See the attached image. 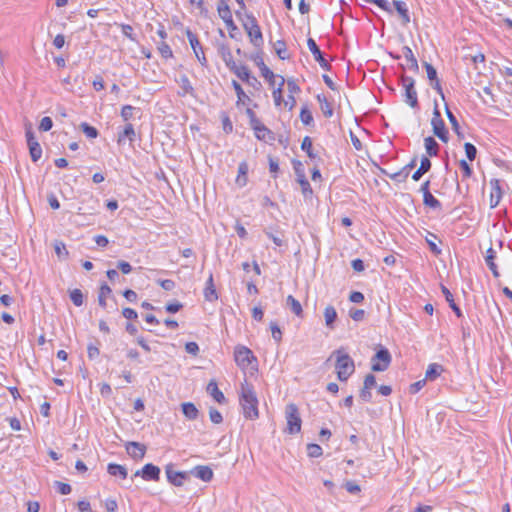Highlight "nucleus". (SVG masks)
I'll list each match as a JSON object with an SVG mask.
<instances>
[{
	"label": "nucleus",
	"mask_w": 512,
	"mask_h": 512,
	"mask_svg": "<svg viewBox=\"0 0 512 512\" xmlns=\"http://www.w3.org/2000/svg\"><path fill=\"white\" fill-rule=\"evenodd\" d=\"M239 402L245 418L255 420L259 417L258 398L253 385L246 380L240 385Z\"/></svg>",
	"instance_id": "f257e3e1"
},
{
	"label": "nucleus",
	"mask_w": 512,
	"mask_h": 512,
	"mask_svg": "<svg viewBox=\"0 0 512 512\" xmlns=\"http://www.w3.org/2000/svg\"><path fill=\"white\" fill-rule=\"evenodd\" d=\"M336 357L335 369L337 378L340 381H347L354 373L355 365L353 359L344 351L343 348L333 351L331 357Z\"/></svg>",
	"instance_id": "f03ea898"
},
{
	"label": "nucleus",
	"mask_w": 512,
	"mask_h": 512,
	"mask_svg": "<svg viewBox=\"0 0 512 512\" xmlns=\"http://www.w3.org/2000/svg\"><path fill=\"white\" fill-rule=\"evenodd\" d=\"M243 27L247 32L251 43L255 47H260L263 44V35L256 18L251 14L247 15L246 20L243 22Z\"/></svg>",
	"instance_id": "7ed1b4c3"
},
{
	"label": "nucleus",
	"mask_w": 512,
	"mask_h": 512,
	"mask_svg": "<svg viewBox=\"0 0 512 512\" xmlns=\"http://www.w3.org/2000/svg\"><path fill=\"white\" fill-rule=\"evenodd\" d=\"M392 357L389 350L383 346L377 350L375 355L371 358V369L374 372H383L390 366Z\"/></svg>",
	"instance_id": "20e7f679"
},
{
	"label": "nucleus",
	"mask_w": 512,
	"mask_h": 512,
	"mask_svg": "<svg viewBox=\"0 0 512 512\" xmlns=\"http://www.w3.org/2000/svg\"><path fill=\"white\" fill-rule=\"evenodd\" d=\"M402 86L405 90V102L411 106L412 108H418V96L417 91L415 89V81L412 77L402 76L401 77Z\"/></svg>",
	"instance_id": "39448f33"
},
{
	"label": "nucleus",
	"mask_w": 512,
	"mask_h": 512,
	"mask_svg": "<svg viewBox=\"0 0 512 512\" xmlns=\"http://www.w3.org/2000/svg\"><path fill=\"white\" fill-rule=\"evenodd\" d=\"M287 430L290 434L299 433L301 430V418L299 410L295 404H289L286 407Z\"/></svg>",
	"instance_id": "423d86ee"
},
{
	"label": "nucleus",
	"mask_w": 512,
	"mask_h": 512,
	"mask_svg": "<svg viewBox=\"0 0 512 512\" xmlns=\"http://www.w3.org/2000/svg\"><path fill=\"white\" fill-rule=\"evenodd\" d=\"M431 125L433 129V133L443 142H448V130L446 129L445 122L441 118V114L438 108V105L435 104L433 117L431 119Z\"/></svg>",
	"instance_id": "0eeeda50"
},
{
	"label": "nucleus",
	"mask_w": 512,
	"mask_h": 512,
	"mask_svg": "<svg viewBox=\"0 0 512 512\" xmlns=\"http://www.w3.org/2000/svg\"><path fill=\"white\" fill-rule=\"evenodd\" d=\"M234 358L237 365L243 369L249 367L252 362H257L252 351L245 346L236 347Z\"/></svg>",
	"instance_id": "6e6552de"
},
{
	"label": "nucleus",
	"mask_w": 512,
	"mask_h": 512,
	"mask_svg": "<svg viewBox=\"0 0 512 512\" xmlns=\"http://www.w3.org/2000/svg\"><path fill=\"white\" fill-rule=\"evenodd\" d=\"M186 36L188 38V41L190 43L191 48L193 49V52L200 62L202 66H207V59L205 57L203 48L200 44V41L196 34H194L190 29L186 30Z\"/></svg>",
	"instance_id": "1a4fd4ad"
},
{
	"label": "nucleus",
	"mask_w": 512,
	"mask_h": 512,
	"mask_svg": "<svg viewBox=\"0 0 512 512\" xmlns=\"http://www.w3.org/2000/svg\"><path fill=\"white\" fill-rule=\"evenodd\" d=\"M160 468L152 463L145 464L142 469L137 470L135 477H141L145 481H159Z\"/></svg>",
	"instance_id": "9d476101"
},
{
	"label": "nucleus",
	"mask_w": 512,
	"mask_h": 512,
	"mask_svg": "<svg viewBox=\"0 0 512 512\" xmlns=\"http://www.w3.org/2000/svg\"><path fill=\"white\" fill-rule=\"evenodd\" d=\"M294 170L297 176V181L301 186L302 193L305 197L312 195L313 190L309 181L305 176V171L302 163L300 161L294 162Z\"/></svg>",
	"instance_id": "9b49d317"
},
{
	"label": "nucleus",
	"mask_w": 512,
	"mask_h": 512,
	"mask_svg": "<svg viewBox=\"0 0 512 512\" xmlns=\"http://www.w3.org/2000/svg\"><path fill=\"white\" fill-rule=\"evenodd\" d=\"M26 139L31 159L33 162H37L42 156V148L31 129L26 131Z\"/></svg>",
	"instance_id": "f8f14e48"
},
{
	"label": "nucleus",
	"mask_w": 512,
	"mask_h": 512,
	"mask_svg": "<svg viewBox=\"0 0 512 512\" xmlns=\"http://www.w3.org/2000/svg\"><path fill=\"white\" fill-rule=\"evenodd\" d=\"M307 45H308L309 50L313 54L315 61L319 63L321 68H323L324 70L329 71L331 69V65L324 58L323 53L319 49V47L316 44L315 40L313 38H308Z\"/></svg>",
	"instance_id": "ddd939ff"
},
{
	"label": "nucleus",
	"mask_w": 512,
	"mask_h": 512,
	"mask_svg": "<svg viewBox=\"0 0 512 512\" xmlns=\"http://www.w3.org/2000/svg\"><path fill=\"white\" fill-rule=\"evenodd\" d=\"M166 476L168 481L175 486H182L184 481L188 479L187 472L175 471L172 465L166 466Z\"/></svg>",
	"instance_id": "4468645a"
},
{
	"label": "nucleus",
	"mask_w": 512,
	"mask_h": 512,
	"mask_svg": "<svg viewBox=\"0 0 512 512\" xmlns=\"http://www.w3.org/2000/svg\"><path fill=\"white\" fill-rule=\"evenodd\" d=\"M126 451L134 460H142L146 453V446L139 442H128L125 445Z\"/></svg>",
	"instance_id": "2eb2a0df"
},
{
	"label": "nucleus",
	"mask_w": 512,
	"mask_h": 512,
	"mask_svg": "<svg viewBox=\"0 0 512 512\" xmlns=\"http://www.w3.org/2000/svg\"><path fill=\"white\" fill-rule=\"evenodd\" d=\"M501 182L499 179H491V195H490V206L491 208L496 207L502 198Z\"/></svg>",
	"instance_id": "dca6fc26"
},
{
	"label": "nucleus",
	"mask_w": 512,
	"mask_h": 512,
	"mask_svg": "<svg viewBox=\"0 0 512 512\" xmlns=\"http://www.w3.org/2000/svg\"><path fill=\"white\" fill-rule=\"evenodd\" d=\"M190 473L204 482H209L213 478V471L209 466L198 465L194 467Z\"/></svg>",
	"instance_id": "f3484780"
},
{
	"label": "nucleus",
	"mask_w": 512,
	"mask_h": 512,
	"mask_svg": "<svg viewBox=\"0 0 512 512\" xmlns=\"http://www.w3.org/2000/svg\"><path fill=\"white\" fill-rule=\"evenodd\" d=\"M218 53L221 56L222 60L225 62L227 68L230 70L231 68H235L237 64L232 56L231 50L228 45L220 44L218 46Z\"/></svg>",
	"instance_id": "a211bd4d"
},
{
	"label": "nucleus",
	"mask_w": 512,
	"mask_h": 512,
	"mask_svg": "<svg viewBox=\"0 0 512 512\" xmlns=\"http://www.w3.org/2000/svg\"><path fill=\"white\" fill-rule=\"evenodd\" d=\"M204 297L209 302H214L218 299V295L215 289L213 274L210 273L204 289Z\"/></svg>",
	"instance_id": "6ab92c4d"
},
{
	"label": "nucleus",
	"mask_w": 512,
	"mask_h": 512,
	"mask_svg": "<svg viewBox=\"0 0 512 512\" xmlns=\"http://www.w3.org/2000/svg\"><path fill=\"white\" fill-rule=\"evenodd\" d=\"M402 55L404 56V58L406 60L407 67L410 70L417 72L419 69V66H418L417 59L415 58L411 48L408 46H404L402 48Z\"/></svg>",
	"instance_id": "aec40b11"
},
{
	"label": "nucleus",
	"mask_w": 512,
	"mask_h": 512,
	"mask_svg": "<svg viewBox=\"0 0 512 512\" xmlns=\"http://www.w3.org/2000/svg\"><path fill=\"white\" fill-rule=\"evenodd\" d=\"M495 258H496V252L492 247H490L486 251L485 262H486L488 268L491 270L493 276L497 278L500 276V274L498 271V267L494 261Z\"/></svg>",
	"instance_id": "412c9836"
},
{
	"label": "nucleus",
	"mask_w": 512,
	"mask_h": 512,
	"mask_svg": "<svg viewBox=\"0 0 512 512\" xmlns=\"http://www.w3.org/2000/svg\"><path fill=\"white\" fill-rule=\"evenodd\" d=\"M207 392L213 397V399L219 404H223L226 401V398L222 391L219 390L218 385L215 381H210L207 385Z\"/></svg>",
	"instance_id": "4be33fe9"
},
{
	"label": "nucleus",
	"mask_w": 512,
	"mask_h": 512,
	"mask_svg": "<svg viewBox=\"0 0 512 512\" xmlns=\"http://www.w3.org/2000/svg\"><path fill=\"white\" fill-rule=\"evenodd\" d=\"M248 171H249L248 163L245 162V161L241 162L239 164V166H238V175L236 177V184L239 187H244L247 184V182H248V178H247Z\"/></svg>",
	"instance_id": "5701e85b"
},
{
	"label": "nucleus",
	"mask_w": 512,
	"mask_h": 512,
	"mask_svg": "<svg viewBox=\"0 0 512 512\" xmlns=\"http://www.w3.org/2000/svg\"><path fill=\"white\" fill-rule=\"evenodd\" d=\"M255 136L258 140L271 143L275 140L274 133L268 129L264 124L260 128H256Z\"/></svg>",
	"instance_id": "b1692460"
},
{
	"label": "nucleus",
	"mask_w": 512,
	"mask_h": 512,
	"mask_svg": "<svg viewBox=\"0 0 512 512\" xmlns=\"http://www.w3.org/2000/svg\"><path fill=\"white\" fill-rule=\"evenodd\" d=\"M441 291H442L443 295L445 296L446 301L449 303L450 308L453 310V312L456 314V316L458 318L462 317V311L456 305L453 295L450 292V290L446 286L441 285Z\"/></svg>",
	"instance_id": "393cba45"
},
{
	"label": "nucleus",
	"mask_w": 512,
	"mask_h": 512,
	"mask_svg": "<svg viewBox=\"0 0 512 512\" xmlns=\"http://www.w3.org/2000/svg\"><path fill=\"white\" fill-rule=\"evenodd\" d=\"M317 100L320 104V109H321L323 115L327 118L332 117L333 113H334L333 107H332V104L326 98V96L323 94H318Z\"/></svg>",
	"instance_id": "a878e982"
},
{
	"label": "nucleus",
	"mask_w": 512,
	"mask_h": 512,
	"mask_svg": "<svg viewBox=\"0 0 512 512\" xmlns=\"http://www.w3.org/2000/svg\"><path fill=\"white\" fill-rule=\"evenodd\" d=\"M393 6L398 12V14L401 16L403 24L409 23L410 15L406 3L403 1L396 0L393 1Z\"/></svg>",
	"instance_id": "bb28decb"
},
{
	"label": "nucleus",
	"mask_w": 512,
	"mask_h": 512,
	"mask_svg": "<svg viewBox=\"0 0 512 512\" xmlns=\"http://www.w3.org/2000/svg\"><path fill=\"white\" fill-rule=\"evenodd\" d=\"M136 138L134 127L131 123H127L121 133L118 136V143H121L125 139H128L130 143H133Z\"/></svg>",
	"instance_id": "cd10ccee"
},
{
	"label": "nucleus",
	"mask_w": 512,
	"mask_h": 512,
	"mask_svg": "<svg viewBox=\"0 0 512 512\" xmlns=\"http://www.w3.org/2000/svg\"><path fill=\"white\" fill-rule=\"evenodd\" d=\"M444 371V368L442 365L438 363H432L428 366L425 374V379L433 381L437 377L441 375V373Z\"/></svg>",
	"instance_id": "c85d7f7f"
},
{
	"label": "nucleus",
	"mask_w": 512,
	"mask_h": 512,
	"mask_svg": "<svg viewBox=\"0 0 512 512\" xmlns=\"http://www.w3.org/2000/svg\"><path fill=\"white\" fill-rule=\"evenodd\" d=\"M181 407H182V412H183L184 416L188 420H195V419H197L199 411H198L197 407L193 403L186 402V403H183L181 405Z\"/></svg>",
	"instance_id": "c756f323"
},
{
	"label": "nucleus",
	"mask_w": 512,
	"mask_h": 512,
	"mask_svg": "<svg viewBox=\"0 0 512 512\" xmlns=\"http://www.w3.org/2000/svg\"><path fill=\"white\" fill-rule=\"evenodd\" d=\"M107 471L111 476H119L122 479H126L128 475L127 469L116 463H109Z\"/></svg>",
	"instance_id": "7c9ffc66"
},
{
	"label": "nucleus",
	"mask_w": 512,
	"mask_h": 512,
	"mask_svg": "<svg viewBox=\"0 0 512 512\" xmlns=\"http://www.w3.org/2000/svg\"><path fill=\"white\" fill-rule=\"evenodd\" d=\"M325 324L328 328L333 329L337 319V312L332 305H328L324 310Z\"/></svg>",
	"instance_id": "2f4dec72"
},
{
	"label": "nucleus",
	"mask_w": 512,
	"mask_h": 512,
	"mask_svg": "<svg viewBox=\"0 0 512 512\" xmlns=\"http://www.w3.org/2000/svg\"><path fill=\"white\" fill-rule=\"evenodd\" d=\"M424 145H425L426 152L429 156L433 157V156L438 155L439 144L433 137H431V136L426 137L424 139Z\"/></svg>",
	"instance_id": "473e14b6"
},
{
	"label": "nucleus",
	"mask_w": 512,
	"mask_h": 512,
	"mask_svg": "<svg viewBox=\"0 0 512 512\" xmlns=\"http://www.w3.org/2000/svg\"><path fill=\"white\" fill-rule=\"evenodd\" d=\"M230 71L234 73L243 82L248 80V78L251 76L248 67L242 64H236L235 68H231Z\"/></svg>",
	"instance_id": "72a5a7b5"
},
{
	"label": "nucleus",
	"mask_w": 512,
	"mask_h": 512,
	"mask_svg": "<svg viewBox=\"0 0 512 512\" xmlns=\"http://www.w3.org/2000/svg\"><path fill=\"white\" fill-rule=\"evenodd\" d=\"M287 306L290 310L298 317H302L303 309L300 302L294 298L292 295H289L286 299Z\"/></svg>",
	"instance_id": "f704fd0d"
},
{
	"label": "nucleus",
	"mask_w": 512,
	"mask_h": 512,
	"mask_svg": "<svg viewBox=\"0 0 512 512\" xmlns=\"http://www.w3.org/2000/svg\"><path fill=\"white\" fill-rule=\"evenodd\" d=\"M274 49L277 56L281 60H286L290 58V55L287 50L286 42L284 40H277L274 44Z\"/></svg>",
	"instance_id": "c9c22d12"
},
{
	"label": "nucleus",
	"mask_w": 512,
	"mask_h": 512,
	"mask_svg": "<svg viewBox=\"0 0 512 512\" xmlns=\"http://www.w3.org/2000/svg\"><path fill=\"white\" fill-rule=\"evenodd\" d=\"M253 60L259 67L261 75L264 78H273V72L266 66V64L263 61V58L260 55H256L255 57H253Z\"/></svg>",
	"instance_id": "e433bc0d"
},
{
	"label": "nucleus",
	"mask_w": 512,
	"mask_h": 512,
	"mask_svg": "<svg viewBox=\"0 0 512 512\" xmlns=\"http://www.w3.org/2000/svg\"><path fill=\"white\" fill-rule=\"evenodd\" d=\"M278 78H279L278 87L276 89H274L272 92L276 106H280L283 101L282 91H283V86L285 84V79L282 76H278Z\"/></svg>",
	"instance_id": "4c0bfd02"
},
{
	"label": "nucleus",
	"mask_w": 512,
	"mask_h": 512,
	"mask_svg": "<svg viewBox=\"0 0 512 512\" xmlns=\"http://www.w3.org/2000/svg\"><path fill=\"white\" fill-rule=\"evenodd\" d=\"M111 288L106 284H102L99 290L98 303L102 308H106V298L111 294Z\"/></svg>",
	"instance_id": "58836bf2"
},
{
	"label": "nucleus",
	"mask_w": 512,
	"mask_h": 512,
	"mask_svg": "<svg viewBox=\"0 0 512 512\" xmlns=\"http://www.w3.org/2000/svg\"><path fill=\"white\" fill-rule=\"evenodd\" d=\"M232 86L236 92V95H237V104L239 105L240 103H245L246 101H250V98L245 94L242 86L236 81V80H233L232 81Z\"/></svg>",
	"instance_id": "ea45409f"
},
{
	"label": "nucleus",
	"mask_w": 512,
	"mask_h": 512,
	"mask_svg": "<svg viewBox=\"0 0 512 512\" xmlns=\"http://www.w3.org/2000/svg\"><path fill=\"white\" fill-rule=\"evenodd\" d=\"M223 21L224 23L226 24L227 26V29L229 30V35L231 38H235V35H234V31H236L238 28L237 26L235 25L233 19H232V13H229V14H225L224 15H220L219 16Z\"/></svg>",
	"instance_id": "a19ab883"
},
{
	"label": "nucleus",
	"mask_w": 512,
	"mask_h": 512,
	"mask_svg": "<svg viewBox=\"0 0 512 512\" xmlns=\"http://www.w3.org/2000/svg\"><path fill=\"white\" fill-rule=\"evenodd\" d=\"M178 83H179L181 89L183 90L182 95L193 94L194 88H193L189 78L186 75H181L178 80Z\"/></svg>",
	"instance_id": "79ce46f5"
},
{
	"label": "nucleus",
	"mask_w": 512,
	"mask_h": 512,
	"mask_svg": "<svg viewBox=\"0 0 512 512\" xmlns=\"http://www.w3.org/2000/svg\"><path fill=\"white\" fill-rule=\"evenodd\" d=\"M382 173H384L385 175H387L390 179L394 180V181H397V182H404L406 181V179L408 178L409 174L401 169L395 173H388L386 170L382 169L381 170Z\"/></svg>",
	"instance_id": "37998d69"
},
{
	"label": "nucleus",
	"mask_w": 512,
	"mask_h": 512,
	"mask_svg": "<svg viewBox=\"0 0 512 512\" xmlns=\"http://www.w3.org/2000/svg\"><path fill=\"white\" fill-rule=\"evenodd\" d=\"M423 203L425 206L430 207L432 209L441 208V202L436 199L432 193L426 194L423 196Z\"/></svg>",
	"instance_id": "c03bdc74"
},
{
	"label": "nucleus",
	"mask_w": 512,
	"mask_h": 512,
	"mask_svg": "<svg viewBox=\"0 0 512 512\" xmlns=\"http://www.w3.org/2000/svg\"><path fill=\"white\" fill-rule=\"evenodd\" d=\"M80 128L88 138L94 139L99 135L98 130L86 122L81 123Z\"/></svg>",
	"instance_id": "a18cd8bd"
},
{
	"label": "nucleus",
	"mask_w": 512,
	"mask_h": 512,
	"mask_svg": "<svg viewBox=\"0 0 512 512\" xmlns=\"http://www.w3.org/2000/svg\"><path fill=\"white\" fill-rule=\"evenodd\" d=\"M301 149L307 153L309 158H316V155L312 151V140L309 136L304 137L302 140Z\"/></svg>",
	"instance_id": "49530a36"
},
{
	"label": "nucleus",
	"mask_w": 512,
	"mask_h": 512,
	"mask_svg": "<svg viewBox=\"0 0 512 512\" xmlns=\"http://www.w3.org/2000/svg\"><path fill=\"white\" fill-rule=\"evenodd\" d=\"M446 115L448 117V120L452 126V129L455 133H457L458 135H460V125L458 123V120L456 118V116L451 112V110L449 109V107L446 105Z\"/></svg>",
	"instance_id": "de8ad7c7"
},
{
	"label": "nucleus",
	"mask_w": 512,
	"mask_h": 512,
	"mask_svg": "<svg viewBox=\"0 0 512 512\" xmlns=\"http://www.w3.org/2000/svg\"><path fill=\"white\" fill-rule=\"evenodd\" d=\"M300 119L304 125H311L314 121L311 111L304 106L300 111Z\"/></svg>",
	"instance_id": "09e8293b"
},
{
	"label": "nucleus",
	"mask_w": 512,
	"mask_h": 512,
	"mask_svg": "<svg viewBox=\"0 0 512 512\" xmlns=\"http://www.w3.org/2000/svg\"><path fill=\"white\" fill-rule=\"evenodd\" d=\"M157 48L163 58L168 59L173 57L172 49L165 41L160 42Z\"/></svg>",
	"instance_id": "8fccbe9b"
},
{
	"label": "nucleus",
	"mask_w": 512,
	"mask_h": 512,
	"mask_svg": "<svg viewBox=\"0 0 512 512\" xmlns=\"http://www.w3.org/2000/svg\"><path fill=\"white\" fill-rule=\"evenodd\" d=\"M307 453L309 457L317 458L323 454V450L320 445L311 443L307 445Z\"/></svg>",
	"instance_id": "3c124183"
},
{
	"label": "nucleus",
	"mask_w": 512,
	"mask_h": 512,
	"mask_svg": "<svg viewBox=\"0 0 512 512\" xmlns=\"http://www.w3.org/2000/svg\"><path fill=\"white\" fill-rule=\"evenodd\" d=\"M83 293L80 289H73L70 291V299L75 306H81L83 304Z\"/></svg>",
	"instance_id": "603ef678"
},
{
	"label": "nucleus",
	"mask_w": 512,
	"mask_h": 512,
	"mask_svg": "<svg viewBox=\"0 0 512 512\" xmlns=\"http://www.w3.org/2000/svg\"><path fill=\"white\" fill-rule=\"evenodd\" d=\"M363 1L366 2V3L375 4L380 9H382V10L388 12V13H392L393 12L391 4L387 0H363Z\"/></svg>",
	"instance_id": "864d4df0"
},
{
	"label": "nucleus",
	"mask_w": 512,
	"mask_h": 512,
	"mask_svg": "<svg viewBox=\"0 0 512 512\" xmlns=\"http://www.w3.org/2000/svg\"><path fill=\"white\" fill-rule=\"evenodd\" d=\"M54 249H55L56 255L60 259H65V258L68 257V251H67L66 246H65V244L63 242L56 241L55 244H54Z\"/></svg>",
	"instance_id": "5fc2aeb1"
},
{
	"label": "nucleus",
	"mask_w": 512,
	"mask_h": 512,
	"mask_svg": "<svg viewBox=\"0 0 512 512\" xmlns=\"http://www.w3.org/2000/svg\"><path fill=\"white\" fill-rule=\"evenodd\" d=\"M264 233L266 236L273 241L276 246H282L284 244L282 234H274L270 229H265Z\"/></svg>",
	"instance_id": "6e6d98bb"
},
{
	"label": "nucleus",
	"mask_w": 512,
	"mask_h": 512,
	"mask_svg": "<svg viewBox=\"0 0 512 512\" xmlns=\"http://www.w3.org/2000/svg\"><path fill=\"white\" fill-rule=\"evenodd\" d=\"M464 149H465L467 158L470 161L475 160L476 155H477V148L472 143L466 142L464 145Z\"/></svg>",
	"instance_id": "4d7b16f0"
},
{
	"label": "nucleus",
	"mask_w": 512,
	"mask_h": 512,
	"mask_svg": "<svg viewBox=\"0 0 512 512\" xmlns=\"http://www.w3.org/2000/svg\"><path fill=\"white\" fill-rule=\"evenodd\" d=\"M135 107L131 105H124L121 109V117L124 121H129L133 117Z\"/></svg>",
	"instance_id": "13d9d810"
},
{
	"label": "nucleus",
	"mask_w": 512,
	"mask_h": 512,
	"mask_svg": "<svg viewBox=\"0 0 512 512\" xmlns=\"http://www.w3.org/2000/svg\"><path fill=\"white\" fill-rule=\"evenodd\" d=\"M54 486L57 489V491L62 495H68L71 493L72 490L69 484L60 481H55Z\"/></svg>",
	"instance_id": "bf43d9fd"
},
{
	"label": "nucleus",
	"mask_w": 512,
	"mask_h": 512,
	"mask_svg": "<svg viewBox=\"0 0 512 512\" xmlns=\"http://www.w3.org/2000/svg\"><path fill=\"white\" fill-rule=\"evenodd\" d=\"M270 329L272 332L273 339L279 343L282 340V332L276 322L270 323Z\"/></svg>",
	"instance_id": "052dcab7"
},
{
	"label": "nucleus",
	"mask_w": 512,
	"mask_h": 512,
	"mask_svg": "<svg viewBox=\"0 0 512 512\" xmlns=\"http://www.w3.org/2000/svg\"><path fill=\"white\" fill-rule=\"evenodd\" d=\"M209 417L210 420L215 424H220L223 421L222 414L215 408H210Z\"/></svg>",
	"instance_id": "680f3d73"
},
{
	"label": "nucleus",
	"mask_w": 512,
	"mask_h": 512,
	"mask_svg": "<svg viewBox=\"0 0 512 512\" xmlns=\"http://www.w3.org/2000/svg\"><path fill=\"white\" fill-rule=\"evenodd\" d=\"M424 67L426 69L427 77L430 80V82H433L438 78L436 69L430 63L424 62Z\"/></svg>",
	"instance_id": "e2e57ef3"
},
{
	"label": "nucleus",
	"mask_w": 512,
	"mask_h": 512,
	"mask_svg": "<svg viewBox=\"0 0 512 512\" xmlns=\"http://www.w3.org/2000/svg\"><path fill=\"white\" fill-rule=\"evenodd\" d=\"M52 126H53L52 119L48 116H45L41 119V122L39 125V130L46 132V131L51 130Z\"/></svg>",
	"instance_id": "0e129e2a"
},
{
	"label": "nucleus",
	"mask_w": 512,
	"mask_h": 512,
	"mask_svg": "<svg viewBox=\"0 0 512 512\" xmlns=\"http://www.w3.org/2000/svg\"><path fill=\"white\" fill-rule=\"evenodd\" d=\"M228 2L229 0H219V4H218V7H217V11H218V14L219 16L220 15H224V13L226 14H229L231 13V10H230V7L228 5Z\"/></svg>",
	"instance_id": "69168bd1"
},
{
	"label": "nucleus",
	"mask_w": 512,
	"mask_h": 512,
	"mask_svg": "<svg viewBox=\"0 0 512 512\" xmlns=\"http://www.w3.org/2000/svg\"><path fill=\"white\" fill-rule=\"evenodd\" d=\"M344 487L351 494H357L361 491L360 486L354 481H347Z\"/></svg>",
	"instance_id": "338daca9"
},
{
	"label": "nucleus",
	"mask_w": 512,
	"mask_h": 512,
	"mask_svg": "<svg viewBox=\"0 0 512 512\" xmlns=\"http://www.w3.org/2000/svg\"><path fill=\"white\" fill-rule=\"evenodd\" d=\"M459 166H460V169L462 170V172H463V176H464L465 178H469V177H471V175H472V169H471L470 165L467 163V161H466V160H463V159H462V160H460V162H459Z\"/></svg>",
	"instance_id": "774afa93"
}]
</instances>
